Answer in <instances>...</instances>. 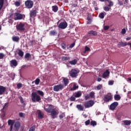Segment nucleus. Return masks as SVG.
<instances>
[{
    "label": "nucleus",
    "instance_id": "obj_1",
    "mask_svg": "<svg viewBox=\"0 0 131 131\" xmlns=\"http://www.w3.org/2000/svg\"><path fill=\"white\" fill-rule=\"evenodd\" d=\"M49 107L47 108L46 107H44V110L47 112V113H51V118L53 119H55V118H57V115H58V113L55 109H54V106L51 104H48Z\"/></svg>",
    "mask_w": 131,
    "mask_h": 131
},
{
    "label": "nucleus",
    "instance_id": "obj_2",
    "mask_svg": "<svg viewBox=\"0 0 131 131\" xmlns=\"http://www.w3.org/2000/svg\"><path fill=\"white\" fill-rule=\"evenodd\" d=\"M31 100L33 103H35V102H40L41 98L40 96L35 92H32L31 94Z\"/></svg>",
    "mask_w": 131,
    "mask_h": 131
},
{
    "label": "nucleus",
    "instance_id": "obj_3",
    "mask_svg": "<svg viewBox=\"0 0 131 131\" xmlns=\"http://www.w3.org/2000/svg\"><path fill=\"white\" fill-rule=\"evenodd\" d=\"M79 73L78 70L76 69H73L69 72V74L71 77L72 78H76L77 77V75Z\"/></svg>",
    "mask_w": 131,
    "mask_h": 131
},
{
    "label": "nucleus",
    "instance_id": "obj_4",
    "mask_svg": "<svg viewBox=\"0 0 131 131\" xmlns=\"http://www.w3.org/2000/svg\"><path fill=\"white\" fill-rule=\"evenodd\" d=\"M64 89V84H59L58 85H55L53 86V91L54 92H59V91H62Z\"/></svg>",
    "mask_w": 131,
    "mask_h": 131
},
{
    "label": "nucleus",
    "instance_id": "obj_5",
    "mask_svg": "<svg viewBox=\"0 0 131 131\" xmlns=\"http://www.w3.org/2000/svg\"><path fill=\"white\" fill-rule=\"evenodd\" d=\"M25 24L19 23V24L16 26V30H17V31H24L25 30Z\"/></svg>",
    "mask_w": 131,
    "mask_h": 131
},
{
    "label": "nucleus",
    "instance_id": "obj_6",
    "mask_svg": "<svg viewBox=\"0 0 131 131\" xmlns=\"http://www.w3.org/2000/svg\"><path fill=\"white\" fill-rule=\"evenodd\" d=\"M95 104V102L93 100H89L88 101H85L84 103V106L85 108H90V107H92Z\"/></svg>",
    "mask_w": 131,
    "mask_h": 131
},
{
    "label": "nucleus",
    "instance_id": "obj_7",
    "mask_svg": "<svg viewBox=\"0 0 131 131\" xmlns=\"http://www.w3.org/2000/svg\"><path fill=\"white\" fill-rule=\"evenodd\" d=\"M25 6L27 9H31L33 7V1L31 0H27L25 3Z\"/></svg>",
    "mask_w": 131,
    "mask_h": 131
},
{
    "label": "nucleus",
    "instance_id": "obj_8",
    "mask_svg": "<svg viewBox=\"0 0 131 131\" xmlns=\"http://www.w3.org/2000/svg\"><path fill=\"white\" fill-rule=\"evenodd\" d=\"M14 19L15 21L17 20H22V19H23V15L18 12H16L14 14Z\"/></svg>",
    "mask_w": 131,
    "mask_h": 131
},
{
    "label": "nucleus",
    "instance_id": "obj_9",
    "mask_svg": "<svg viewBox=\"0 0 131 131\" xmlns=\"http://www.w3.org/2000/svg\"><path fill=\"white\" fill-rule=\"evenodd\" d=\"M111 100H112V95L111 94L108 93L104 96L103 100L105 103H108Z\"/></svg>",
    "mask_w": 131,
    "mask_h": 131
},
{
    "label": "nucleus",
    "instance_id": "obj_10",
    "mask_svg": "<svg viewBox=\"0 0 131 131\" xmlns=\"http://www.w3.org/2000/svg\"><path fill=\"white\" fill-rule=\"evenodd\" d=\"M67 26H68V24H67L66 21H64L60 23L58 27L59 28H60V29H65L66 28H67Z\"/></svg>",
    "mask_w": 131,
    "mask_h": 131
},
{
    "label": "nucleus",
    "instance_id": "obj_11",
    "mask_svg": "<svg viewBox=\"0 0 131 131\" xmlns=\"http://www.w3.org/2000/svg\"><path fill=\"white\" fill-rule=\"evenodd\" d=\"M20 126H21V123H20V122H16L14 124V131H19Z\"/></svg>",
    "mask_w": 131,
    "mask_h": 131
},
{
    "label": "nucleus",
    "instance_id": "obj_12",
    "mask_svg": "<svg viewBox=\"0 0 131 131\" xmlns=\"http://www.w3.org/2000/svg\"><path fill=\"white\" fill-rule=\"evenodd\" d=\"M118 106V102H114V103H112L110 105V110H115V108L117 106Z\"/></svg>",
    "mask_w": 131,
    "mask_h": 131
},
{
    "label": "nucleus",
    "instance_id": "obj_13",
    "mask_svg": "<svg viewBox=\"0 0 131 131\" xmlns=\"http://www.w3.org/2000/svg\"><path fill=\"white\" fill-rule=\"evenodd\" d=\"M8 125H10V131L13 130V126L14 125V123H15V121L13 120H9L8 121Z\"/></svg>",
    "mask_w": 131,
    "mask_h": 131
},
{
    "label": "nucleus",
    "instance_id": "obj_14",
    "mask_svg": "<svg viewBox=\"0 0 131 131\" xmlns=\"http://www.w3.org/2000/svg\"><path fill=\"white\" fill-rule=\"evenodd\" d=\"M37 13V11L36 10L31 11L30 12V16L31 18L36 16V14Z\"/></svg>",
    "mask_w": 131,
    "mask_h": 131
},
{
    "label": "nucleus",
    "instance_id": "obj_15",
    "mask_svg": "<svg viewBox=\"0 0 131 131\" xmlns=\"http://www.w3.org/2000/svg\"><path fill=\"white\" fill-rule=\"evenodd\" d=\"M105 5H106V6H108V7H113V6L114 5V3H113V2H112V1L111 0H106V2H105Z\"/></svg>",
    "mask_w": 131,
    "mask_h": 131
},
{
    "label": "nucleus",
    "instance_id": "obj_16",
    "mask_svg": "<svg viewBox=\"0 0 131 131\" xmlns=\"http://www.w3.org/2000/svg\"><path fill=\"white\" fill-rule=\"evenodd\" d=\"M5 92H6V87L0 85V95H4Z\"/></svg>",
    "mask_w": 131,
    "mask_h": 131
},
{
    "label": "nucleus",
    "instance_id": "obj_17",
    "mask_svg": "<svg viewBox=\"0 0 131 131\" xmlns=\"http://www.w3.org/2000/svg\"><path fill=\"white\" fill-rule=\"evenodd\" d=\"M10 64L12 65V66H14V67H16L17 65H18V62H17V60L16 59H12L10 61Z\"/></svg>",
    "mask_w": 131,
    "mask_h": 131
},
{
    "label": "nucleus",
    "instance_id": "obj_18",
    "mask_svg": "<svg viewBox=\"0 0 131 131\" xmlns=\"http://www.w3.org/2000/svg\"><path fill=\"white\" fill-rule=\"evenodd\" d=\"M88 34H90L91 35H93L94 36H96V35H97L98 33H97V31L91 30L88 31Z\"/></svg>",
    "mask_w": 131,
    "mask_h": 131
},
{
    "label": "nucleus",
    "instance_id": "obj_19",
    "mask_svg": "<svg viewBox=\"0 0 131 131\" xmlns=\"http://www.w3.org/2000/svg\"><path fill=\"white\" fill-rule=\"evenodd\" d=\"M110 72L109 71L106 70L105 72H104L103 74H102V76L103 78H106V77H107V76H109L110 74Z\"/></svg>",
    "mask_w": 131,
    "mask_h": 131
},
{
    "label": "nucleus",
    "instance_id": "obj_20",
    "mask_svg": "<svg viewBox=\"0 0 131 131\" xmlns=\"http://www.w3.org/2000/svg\"><path fill=\"white\" fill-rule=\"evenodd\" d=\"M63 81L65 86L68 85V83H69V80H68L67 78H63Z\"/></svg>",
    "mask_w": 131,
    "mask_h": 131
},
{
    "label": "nucleus",
    "instance_id": "obj_21",
    "mask_svg": "<svg viewBox=\"0 0 131 131\" xmlns=\"http://www.w3.org/2000/svg\"><path fill=\"white\" fill-rule=\"evenodd\" d=\"M69 64H71V65H76L77 64V59H74L73 60H71L69 61Z\"/></svg>",
    "mask_w": 131,
    "mask_h": 131
},
{
    "label": "nucleus",
    "instance_id": "obj_22",
    "mask_svg": "<svg viewBox=\"0 0 131 131\" xmlns=\"http://www.w3.org/2000/svg\"><path fill=\"white\" fill-rule=\"evenodd\" d=\"M81 95H82L81 92L80 91H79L75 93L74 96L76 98H80V97H81Z\"/></svg>",
    "mask_w": 131,
    "mask_h": 131
},
{
    "label": "nucleus",
    "instance_id": "obj_23",
    "mask_svg": "<svg viewBox=\"0 0 131 131\" xmlns=\"http://www.w3.org/2000/svg\"><path fill=\"white\" fill-rule=\"evenodd\" d=\"M38 119H42L43 118V114L40 111L38 112Z\"/></svg>",
    "mask_w": 131,
    "mask_h": 131
},
{
    "label": "nucleus",
    "instance_id": "obj_24",
    "mask_svg": "<svg viewBox=\"0 0 131 131\" xmlns=\"http://www.w3.org/2000/svg\"><path fill=\"white\" fill-rule=\"evenodd\" d=\"M49 34L51 36H55V35H57V31L52 30L50 32Z\"/></svg>",
    "mask_w": 131,
    "mask_h": 131
},
{
    "label": "nucleus",
    "instance_id": "obj_25",
    "mask_svg": "<svg viewBox=\"0 0 131 131\" xmlns=\"http://www.w3.org/2000/svg\"><path fill=\"white\" fill-rule=\"evenodd\" d=\"M12 40L13 41H15L16 42H18L19 40H20V38H19L18 36H13Z\"/></svg>",
    "mask_w": 131,
    "mask_h": 131
},
{
    "label": "nucleus",
    "instance_id": "obj_26",
    "mask_svg": "<svg viewBox=\"0 0 131 131\" xmlns=\"http://www.w3.org/2000/svg\"><path fill=\"white\" fill-rule=\"evenodd\" d=\"M76 108L79 110V111H83V106L81 104H77L76 105Z\"/></svg>",
    "mask_w": 131,
    "mask_h": 131
},
{
    "label": "nucleus",
    "instance_id": "obj_27",
    "mask_svg": "<svg viewBox=\"0 0 131 131\" xmlns=\"http://www.w3.org/2000/svg\"><path fill=\"white\" fill-rule=\"evenodd\" d=\"M114 99L116 101H119L121 99V97H120V95L116 94L114 96Z\"/></svg>",
    "mask_w": 131,
    "mask_h": 131
},
{
    "label": "nucleus",
    "instance_id": "obj_28",
    "mask_svg": "<svg viewBox=\"0 0 131 131\" xmlns=\"http://www.w3.org/2000/svg\"><path fill=\"white\" fill-rule=\"evenodd\" d=\"M123 123L125 125H130L131 121L130 120H124Z\"/></svg>",
    "mask_w": 131,
    "mask_h": 131
},
{
    "label": "nucleus",
    "instance_id": "obj_29",
    "mask_svg": "<svg viewBox=\"0 0 131 131\" xmlns=\"http://www.w3.org/2000/svg\"><path fill=\"white\" fill-rule=\"evenodd\" d=\"M118 46L120 47H126V46H127V42H119L118 43Z\"/></svg>",
    "mask_w": 131,
    "mask_h": 131
},
{
    "label": "nucleus",
    "instance_id": "obj_30",
    "mask_svg": "<svg viewBox=\"0 0 131 131\" xmlns=\"http://www.w3.org/2000/svg\"><path fill=\"white\" fill-rule=\"evenodd\" d=\"M71 58L70 57L62 56L61 57L62 61H68L70 60Z\"/></svg>",
    "mask_w": 131,
    "mask_h": 131
},
{
    "label": "nucleus",
    "instance_id": "obj_31",
    "mask_svg": "<svg viewBox=\"0 0 131 131\" xmlns=\"http://www.w3.org/2000/svg\"><path fill=\"white\" fill-rule=\"evenodd\" d=\"M58 10H59L58 6H52V11H53L54 13H56V12H58Z\"/></svg>",
    "mask_w": 131,
    "mask_h": 131
},
{
    "label": "nucleus",
    "instance_id": "obj_32",
    "mask_svg": "<svg viewBox=\"0 0 131 131\" xmlns=\"http://www.w3.org/2000/svg\"><path fill=\"white\" fill-rule=\"evenodd\" d=\"M18 55L19 57H22L24 56V52L21 50H18Z\"/></svg>",
    "mask_w": 131,
    "mask_h": 131
},
{
    "label": "nucleus",
    "instance_id": "obj_33",
    "mask_svg": "<svg viewBox=\"0 0 131 131\" xmlns=\"http://www.w3.org/2000/svg\"><path fill=\"white\" fill-rule=\"evenodd\" d=\"M103 9L104 11H106V12H109V11H110V10H111V7L110 6H106L103 7Z\"/></svg>",
    "mask_w": 131,
    "mask_h": 131
},
{
    "label": "nucleus",
    "instance_id": "obj_34",
    "mask_svg": "<svg viewBox=\"0 0 131 131\" xmlns=\"http://www.w3.org/2000/svg\"><path fill=\"white\" fill-rule=\"evenodd\" d=\"M90 125L92 126H96V125H97V122L94 120L91 121V122H90Z\"/></svg>",
    "mask_w": 131,
    "mask_h": 131
},
{
    "label": "nucleus",
    "instance_id": "obj_35",
    "mask_svg": "<svg viewBox=\"0 0 131 131\" xmlns=\"http://www.w3.org/2000/svg\"><path fill=\"white\" fill-rule=\"evenodd\" d=\"M89 96L91 98V99H95V92H91L89 94Z\"/></svg>",
    "mask_w": 131,
    "mask_h": 131
},
{
    "label": "nucleus",
    "instance_id": "obj_36",
    "mask_svg": "<svg viewBox=\"0 0 131 131\" xmlns=\"http://www.w3.org/2000/svg\"><path fill=\"white\" fill-rule=\"evenodd\" d=\"M98 17L100 18V19H104L105 17V14H104V12H101L99 14Z\"/></svg>",
    "mask_w": 131,
    "mask_h": 131
},
{
    "label": "nucleus",
    "instance_id": "obj_37",
    "mask_svg": "<svg viewBox=\"0 0 131 131\" xmlns=\"http://www.w3.org/2000/svg\"><path fill=\"white\" fill-rule=\"evenodd\" d=\"M5 0H0V11L4 7V3Z\"/></svg>",
    "mask_w": 131,
    "mask_h": 131
},
{
    "label": "nucleus",
    "instance_id": "obj_38",
    "mask_svg": "<svg viewBox=\"0 0 131 131\" xmlns=\"http://www.w3.org/2000/svg\"><path fill=\"white\" fill-rule=\"evenodd\" d=\"M37 92L38 93V94L41 96V97H43V96H45V93H43V92L40 91V90H38L37 91Z\"/></svg>",
    "mask_w": 131,
    "mask_h": 131
},
{
    "label": "nucleus",
    "instance_id": "obj_39",
    "mask_svg": "<svg viewBox=\"0 0 131 131\" xmlns=\"http://www.w3.org/2000/svg\"><path fill=\"white\" fill-rule=\"evenodd\" d=\"M77 89H78V85H76V84H74L73 86V88L71 89L72 91H75Z\"/></svg>",
    "mask_w": 131,
    "mask_h": 131
},
{
    "label": "nucleus",
    "instance_id": "obj_40",
    "mask_svg": "<svg viewBox=\"0 0 131 131\" xmlns=\"http://www.w3.org/2000/svg\"><path fill=\"white\" fill-rule=\"evenodd\" d=\"M19 99L20 100V103H21V104H24V106H25L26 104L25 103H24V100H23V97H22V96H19Z\"/></svg>",
    "mask_w": 131,
    "mask_h": 131
},
{
    "label": "nucleus",
    "instance_id": "obj_41",
    "mask_svg": "<svg viewBox=\"0 0 131 131\" xmlns=\"http://www.w3.org/2000/svg\"><path fill=\"white\" fill-rule=\"evenodd\" d=\"M75 98H76L75 96H72L69 98V100H70L71 102H74V101H75V100H76Z\"/></svg>",
    "mask_w": 131,
    "mask_h": 131
},
{
    "label": "nucleus",
    "instance_id": "obj_42",
    "mask_svg": "<svg viewBox=\"0 0 131 131\" xmlns=\"http://www.w3.org/2000/svg\"><path fill=\"white\" fill-rule=\"evenodd\" d=\"M31 57V55H30V53H26L25 55V59H29Z\"/></svg>",
    "mask_w": 131,
    "mask_h": 131
},
{
    "label": "nucleus",
    "instance_id": "obj_43",
    "mask_svg": "<svg viewBox=\"0 0 131 131\" xmlns=\"http://www.w3.org/2000/svg\"><path fill=\"white\" fill-rule=\"evenodd\" d=\"M36 126L35 125H33L32 127H30L29 131H35Z\"/></svg>",
    "mask_w": 131,
    "mask_h": 131
},
{
    "label": "nucleus",
    "instance_id": "obj_44",
    "mask_svg": "<svg viewBox=\"0 0 131 131\" xmlns=\"http://www.w3.org/2000/svg\"><path fill=\"white\" fill-rule=\"evenodd\" d=\"M39 82H40V80L38 78H37L35 80V84H36V85H38V84H39Z\"/></svg>",
    "mask_w": 131,
    "mask_h": 131
},
{
    "label": "nucleus",
    "instance_id": "obj_45",
    "mask_svg": "<svg viewBox=\"0 0 131 131\" xmlns=\"http://www.w3.org/2000/svg\"><path fill=\"white\" fill-rule=\"evenodd\" d=\"M89 51H91V49H90L88 46H85L84 53H86V52H89Z\"/></svg>",
    "mask_w": 131,
    "mask_h": 131
},
{
    "label": "nucleus",
    "instance_id": "obj_46",
    "mask_svg": "<svg viewBox=\"0 0 131 131\" xmlns=\"http://www.w3.org/2000/svg\"><path fill=\"white\" fill-rule=\"evenodd\" d=\"M19 117L21 118H25V115L23 113H19Z\"/></svg>",
    "mask_w": 131,
    "mask_h": 131
},
{
    "label": "nucleus",
    "instance_id": "obj_47",
    "mask_svg": "<svg viewBox=\"0 0 131 131\" xmlns=\"http://www.w3.org/2000/svg\"><path fill=\"white\" fill-rule=\"evenodd\" d=\"M89 124H91V120L90 119L86 120L85 122V125H89Z\"/></svg>",
    "mask_w": 131,
    "mask_h": 131
},
{
    "label": "nucleus",
    "instance_id": "obj_48",
    "mask_svg": "<svg viewBox=\"0 0 131 131\" xmlns=\"http://www.w3.org/2000/svg\"><path fill=\"white\" fill-rule=\"evenodd\" d=\"M59 117L60 119H62V118H64V117H65V114L64 113L61 114L59 116Z\"/></svg>",
    "mask_w": 131,
    "mask_h": 131
},
{
    "label": "nucleus",
    "instance_id": "obj_49",
    "mask_svg": "<svg viewBox=\"0 0 131 131\" xmlns=\"http://www.w3.org/2000/svg\"><path fill=\"white\" fill-rule=\"evenodd\" d=\"M17 89H21V88H22V83H18L17 84Z\"/></svg>",
    "mask_w": 131,
    "mask_h": 131
},
{
    "label": "nucleus",
    "instance_id": "obj_50",
    "mask_svg": "<svg viewBox=\"0 0 131 131\" xmlns=\"http://www.w3.org/2000/svg\"><path fill=\"white\" fill-rule=\"evenodd\" d=\"M102 86H103L102 85V84H99L97 86V90H101V89H102Z\"/></svg>",
    "mask_w": 131,
    "mask_h": 131
},
{
    "label": "nucleus",
    "instance_id": "obj_51",
    "mask_svg": "<svg viewBox=\"0 0 131 131\" xmlns=\"http://www.w3.org/2000/svg\"><path fill=\"white\" fill-rule=\"evenodd\" d=\"M34 42H35V41H34V40L30 41L29 42V45L30 46H33V43H34Z\"/></svg>",
    "mask_w": 131,
    "mask_h": 131
},
{
    "label": "nucleus",
    "instance_id": "obj_52",
    "mask_svg": "<svg viewBox=\"0 0 131 131\" xmlns=\"http://www.w3.org/2000/svg\"><path fill=\"white\" fill-rule=\"evenodd\" d=\"M87 20H88L86 23L87 24H91L92 23V19L88 17Z\"/></svg>",
    "mask_w": 131,
    "mask_h": 131
},
{
    "label": "nucleus",
    "instance_id": "obj_53",
    "mask_svg": "<svg viewBox=\"0 0 131 131\" xmlns=\"http://www.w3.org/2000/svg\"><path fill=\"white\" fill-rule=\"evenodd\" d=\"M8 105H9V102L5 103L3 107V109H6V108H8Z\"/></svg>",
    "mask_w": 131,
    "mask_h": 131
},
{
    "label": "nucleus",
    "instance_id": "obj_54",
    "mask_svg": "<svg viewBox=\"0 0 131 131\" xmlns=\"http://www.w3.org/2000/svg\"><path fill=\"white\" fill-rule=\"evenodd\" d=\"M5 57V54L3 53H0V59H4Z\"/></svg>",
    "mask_w": 131,
    "mask_h": 131
},
{
    "label": "nucleus",
    "instance_id": "obj_55",
    "mask_svg": "<svg viewBox=\"0 0 131 131\" xmlns=\"http://www.w3.org/2000/svg\"><path fill=\"white\" fill-rule=\"evenodd\" d=\"M61 47L63 50H65V49H66V45L64 43L61 44Z\"/></svg>",
    "mask_w": 131,
    "mask_h": 131
},
{
    "label": "nucleus",
    "instance_id": "obj_56",
    "mask_svg": "<svg viewBox=\"0 0 131 131\" xmlns=\"http://www.w3.org/2000/svg\"><path fill=\"white\" fill-rule=\"evenodd\" d=\"M126 32V30L125 29H122L121 31L122 34H125V33Z\"/></svg>",
    "mask_w": 131,
    "mask_h": 131
},
{
    "label": "nucleus",
    "instance_id": "obj_57",
    "mask_svg": "<svg viewBox=\"0 0 131 131\" xmlns=\"http://www.w3.org/2000/svg\"><path fill=\"white\" fill-rule=\"evenodd\" d=\"M14 4L16 6V7H19L20 6V2H15Z\"/></svg>",
    "mask_w": 131,
    "mask_h": 131
},
{
    "label": "nucleus",
    "instance_id": "obj_58",
    "mask_svg": "<svg viewBox=\"0 0 131 131\" xmlns=\"http://www.w3.org/2000/svg\"><path fill=\"white\" fill-rule=\"evenodd\" d=\"M90 95H87L84 96V99L86 101L87 100H89L90 99Z\"/></svg>",
    "mask_w": 131,
    "mask_h": 131
},
{
    "label": "nucleus",
    "instance_id": "obj_59",
    "mask_svg": "<svg viewBox=\"0 0 131 131\" xmlns=\"http://www.w3.org/2000/svg\"><path fill=\"white\" fill-rule=\"evenodd\" d=\"M109 28H110V27L109 26H105L104 27V30H108V29H109Z\"/></svg>",
    "mask_w": 131,
    "mask_h": 131
},
{
    "label": "nucleus",
    "instance_id": "obj_60",
    "mask_svg": "<svg viewBox=\"0 0 131 131\" xmlns=\"http://www.w3.org/2000/svg\"><path fill=\"white\" fill-rule=\"evenodd\" d=\"M113 83H114V81H108L109 85H113Z\"/></svg>",
    "mask_w": 131,
    "mask_h": 131
},
{
    "label": "nucleus",
    "instance_id": "obj_61",
    "mask_svg": "<svg viewBox=\"0 0 131 131\" xmlns=\"http://www.w3.org/2000/svg\"><path fill=\"white\" fill-rule=\"evenodd\" d=\"M74 46H75V43H73L70 46V49H72V48H74Z\"/></svg>",
    "mask_w": 131,
    "mask_h": 131
},
{
    "label": "nucleus",
    "instance_id": "obj_62",
    "mask_svg": "<svg viewBox=\"0 0 131 131\" xmlns=\"http://www.w3.org/2000/svg\"><path fill=\"white\" fill-rule=\"evenodd\" d=\"M118 4H119V6H123V3H122V2H121V1H118Z\"/></svg>",
    "mask_w": 131,
    "mask_h": 131
},
{
    "label": "nucleus",
    "instance_id": "obj_63",
    "mask_svg": "<svg viewBox=\"0 0 131 131\" xmlns=\"http://www.w3.org/2000/svg\"><path fill=\"white\" fill-rule=\"evenodd\" d=\"M8 22L9 23H11V24H12V23L14 22V20H13V19H9Z\"/></svg>",
    "mask_w": 131,
    "mask_h": 131
},
{
    "label": "nucleus",
    "instance_id": "obj_64",
    "mask_svg": "<svg viewBox=\"0 0 131 131\" xmlns=\"http://www.w3.org/2000/svg\"><path fill=\"white\" fill-rule=\"evenodd\" d=\"M101 80H102V78H97V81H98L99 82H100V81H101Z\"/></svg>",
    "mask_w": 131,
    "mask_h": 131
}]
</instances>
